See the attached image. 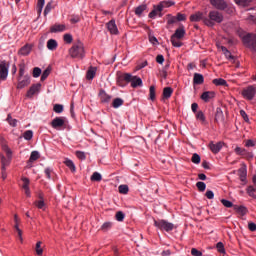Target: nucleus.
Segmentation results:
<instances>
[{
  "label": "nucleus",
  "mask_w": 256,
  "mask_h": 256,
  "mask_svg": "<svg viewBox=\"0 0 256 256\" xmlns=\"http://www.w3.org/2000/svg\"><path fill=\"white\" fill-rule=\"evenodd\" d=\"M122 79H124V81L127 83H131V87L134 89L143 86V80H141V78L138 76L131 75L130 73L123 74Z\"/></svg>",
  "instance_id": "4"
},
{
  "label": "nucleus",
  "mask_w": 256,
  "mask_h": 256,
  "mask_svg": "<svg viewBox=\"0 0 256 256\" xmlns=\"http://www.w3.org/2000/svg\"><path fill=\"white\" fill-rule=\"evenodd\" d=\"M39 199L40 200L34 202V205L38 209H42L43 211H45V201L43 200V195L42 194L39 195Z\"/></svg>",
  "instance_id": "24"
},
{
  "label": "nucleus",
  "mask_w": 256,
  "mask_h": 256,
  "mask_svg": "<svg viewBox=\"0 0 256 256\" xmlns=\"http://www.w3.org/2000/svg\"><path fill=\"white\" fill-rule=\"evenodd\" d=\"M40 76H41V68L35 67V68L33 69V77H34L35 79H37V77H40Z\"/></svg>",
  "instance_id": "48"
},
{
  "label": "nucleus",
  "mask_w": 256,
  "mask_h": 256,
  "mask_svg": "<svg viewBox=\"0 0 256 256\" xmlns=\"http://www.w3.org/2000/svg\"><path fill=\"white\" fill-rule=\"evenodd\" d=\"M50 73H51V70L49 68L44 70L41 75V81H45V79H47V77H49Z\"/></svg>",
  "instance_id": "47"
},
{
  "label": "nucleus",
  "mask_w": 256,
  "mask_h": 256,
  "mask_svg": "<svg viewBox=\"0 0 256 256\" xmlns=\"http://www.w3.org/2000/svg\"><path fill=\"white\" fill-rule=\"evenodd\" d=\"M215 97V92L213 91H206L201 95L202 101H205V103H209L211 99Z\"/></svg>",
  "instance_id": "16"
},
{
  "label": "nucleus",
  "mask_w": 256,
  "mask_h": 256,
  "mask_svg": "<svg viewBox=\"0 0 256 256\" xmlns=\"http://www.w3.org/2000/svg\"><path fill=\"white\" fill-rule=\"evenodd\" d=\"M99 97H100L102 103H109V101H111V95L107 94V92H105V90L100 91Z\"/></svg>",
  "instance_id": "22"
},
{
  "label": "nucleus",
  "mask_w": 256,
  "mask_h": 256,
  "mask_svg": "<svg viewBox=\"0 0 256 256\" xmlns=\"http://www.w3.org/2000/svg\"><path fill=\"white\" fill-rule=\"evenodd\" d=\"M76 157H78V159H81V161H85V152L82 151H76Z\"/></svg>",
  "instance_id": "56"
},
{
  "label": "nucleus",
  "mask_w": 256,
  "mask_h": 256,
  "mask_svg": "<svg viewBox=\"0 0 256 256\" xmlns=\"http://www.w3.org/2000/svg\"><path fill=\"white\" fill-rule=\"evenodd\" d=\"M244 43H249V45H251L253 49H256V36L253 40H251L250 35L244 37Z\"/></svg>",
  "instance_id": "29"
},
{
  "label": "nucleus",
  "mask_w": 256,
  "mask_h": 256,
  "mask_svg": "<svg viewBox=\"0 0 256 256\" xmlns=\"http://www.w3.org/2000/svg\"><path fill=\"white\" fill-rule=\"evenodd\" d=\"M97 74V67H90L87 71L86 78L88 80H92L95 78V75Z\"/></svg>",
  "instance_id": "23"
},
{
  "label": "nucleus",
  "mask_w": 256,
  "mask_h": 256,
  "mask_svg": "<svg viewBox=\"0 0 256 256\" xmlns=\"http://www.w3.org/2000/svg\"><path fill=\"white\" fill-rule=\"evenodd\" d=\"M150 99L151 101L155 100V86L150 87Z\"/></svg>",
  "instance_id": "61"
},
{
  "label": "nucleus",
  "mask_w": 256,
  "mask_h": 256,
  "mask_svg": "<svg viewBox=\"0 0 256 256\" xmlns=\"http://www.w3.org/2000/svg\"><path fill=\"white\" fill-rule=\"evenodd\" d=\"M205 195H206L207 199H214V197H215V194L211 190H208Z\"/></svg>",
  "instance_id": "64"
},
{
  "label": "nucleus",
  "mask_w": 256,
  "mask_h": 256,
  "mask_svg": "<svg viewBox=\"0 0 256 256\" xmlns=\"http://www.w3.org/2000/svg\"><path fill=\"white\" fill-rule=\"evenodd\" d=\"M204 78L201 74L195 73L193 78L194 85H201L203 84Z\"/></svg>",
  "instance_id": "26"
},
{
  "label": "nucleus",
  "mask_w": 256,
  "mask_h": 256,
  "mask_svg": "<svg viewBox=\"0 0 256 256\" xmlns=\"http://www.w3.org/2000/svg\"><path fill=\"white\" fill-rule=\"evenodd\" d=\"M196 119H198V121H201L202 123H205V114H203V111L197 112Z\"/></svg>",
  "instance_id": "45"
},
{
  "label": "nucleus",
  "mask_w": 256,
  "mask_h": 256,
  "mask_svg": "<svg viewBox=\"0 0 256 256\" xmlns=\"http://www.w3.org/2000/svg\"><path fill=\"white\" fill-rule=\"evenodd\" d=\"M39 157H41V155L39 154L38 151H32L29 161H28V165H31V163L37 161V159H39Z\"/></svg>",
  "instance_id": "27"
},
{
  "label": "nucleus",
  "mask_w": 256,
  "mask_h": 256,
  "mask_svg": "<svg viewBox=\"0 0 256 256\" xmlns=\"http://www.w3.org/2000/svg\"><path fill=\"white\" fill-rule=\"evenodd\" d=\"M237 5H242L245 7V5H248V3H251V0H234Z\"/></svg>",
  "instance_id": "51"
},
{
  "label": "nucleus",
  "mask_w": 256,
  "mask_h": 256,
  "mask_svg": "<svg viewBox=\"0 0 256 256\" xmlns=\"http://www.w3.org/2000/svg\"><path fill=\"white\" fill-rule=\"evenodd\" d=\"M216 249H217L218 253L225 254V245H223V242H218L216 244Z\"/></svg>",
  "instance_id": "41"
},
{
  "label": "nucleus",
  "mask_w": 256,
  "mask_h": 256,
  "mask_svg": "<svg viewBox=\"0 0 256 256\" xmlns=\"http://www.w3.org/2000/svg\"><path fill=\"white\" fill-rule=\"evenodd\" d=\"M64 165H66V167H69V169L72 171V173H75V171H77L76 167H75V163H73V160L66 158L64 161Z\"/></svg>",
  "instance_id": "25"
},
{
  "label": "nucleus",
  "mask_w": 256,
  "mask_h": 256,
  "mask_svg": "<svg viewBox=\"0 0 256 256\" xmlns=\"http://www.w3.org/2000/svg\"><path fill=\"white\" fill-rule=\"evenodd\" d=\"M36 254L39 256L43 255V248H41V241L36 243Z\"/></svg>",
  "instance_id": "46"
},
{
  "label": "nucleus",
  "mask_w": 256,
  "mask_h": 256,
  "mask_svg": "<svg viewBox=\"0 0 256 256\" xmlns=\"http://www.w3.org/2000/svg\"><path fill=\"white\" fill-rule=\"evenodd\" d=\"M247 193L250 197H255V188L253 186H249L247 188Z\"/></svg>",
  "instance_id": "55"
},
{
  "label": "nucleus",
  "mask_w": 256,
  "mask_h": 256,
  "mask_svg": "<svg viewBox=\"0 0 256 256\" xmlns=\"http://www.w3.org/2000/svg\"><path fill=\"white\" fill-rule=\"evenodd\" d=\"M160 3L164 9H167V7H173V5H175L174 1H162Z\"/></svg>",
  "instance_id": "44"
},
{
  "label": "nucleus",
  "mask_w": 256,
  "mask_h": 256,
  "mask_svg": "<svg viewBox=\"0 0 256 256\" xmlns=\"http://www.w3.org/2000/svg\"><path fill=\"white\" fill-rule=\"evenodd\" d=\"M255 145H256V142H255V140H251V139H249V140H246L245 141V147H255Z\"/></svg>",
  "instance_id": "54"
},
{
  "label": "nucleus",
  "mask_w": 256,
  "mask_h": 256,
  "mask_svg": "<svg viewBox=\"0 0 256 256\" xmlns=\"http://www.w3.org/2000/svg\"><path fill=\"white\" fill-rule=\"evenodd\" d=\"M44 173L47 179H51V173H53V168H45Z\"/></svg>",
  "instance_id": "58"
},
{
  "label": "nucleus",
  "mask_w": 256,
  "mask_h": 256,
  "mask_svg": "<svg viewBox=\"0 0 256 256\" xmlns=\"http://www.w3.org/2000/svg\"><path fill=\"white\" fill-rule=\"evenodd\" d=\"M236 155H247V150L245 148H241L239 146H237L235 149H234Z\"/></svg>",
  "instance_id": "38"
},
{
  "label": "nucleus",
  "mask_w": 256,
  "mask_h": 256,
  "mask_svg": "<svg viewBox=\"0 0 256 256\" xmlns=\"http://www.w3.org/2000/svg\"><path fill=\"white\" fill-rule=\"evenodd\" d=\"M205 18L206 17H203L202 12H196L190 16V21H192V23H197L199 21H203Z\"/></svg>",
  "instance_id": "18"
},
{
  "label": "nucleus",
  "mask_w": 256,
  "mask_h": 256,
  "mask_svg": "<svg viewBox=\"0 0 256 256\" xmlns=\"http://www.w3.org/2000/svg\"><path fill=\"white\" fill-rule=\"evenodd\" d=\"M41 91V83L33 84L27 91L26 97L32 99L33 95L39 94Z\"/></svg>",
  "instance_id": "8"
},
{
  "label": "nucleus",
  "mask_w": 256,
  "mask_h": 256,
  "mask_svg": "<svg viewBox=\"0 0 256 256\" xmlns=\"http://www.w3.org/2000/svg\"><path fill=\"white\" fill-rule=\"evenodd\" d=\"M30 84L31 77H29V75H26L23 77L22 80L21 78L18 79L17 89H25V87H28Z\"/></svg>",
  "instance_id": "11"
},
{
  "label": "nucleus",
  "mask_w": 256,
  "mask_h": 256,
  "mask_svg": "<svg viewBox=\"0 0 256 256\" xmlns=\"http://www.w3.org/2000/svg\"><path fill=\"white\" fill-rule=\"evenodd\" d=\"M22 181H23V185H22V189H27V188H29V178H25V177H23L22 178Z\"/></svg>",
  "instance_id": "57"
},
{
  "label": "nucleus",
  "mask_w": 256,
  "mask_h": 256,
  "mask_svg": "<svg viewBox=\"0 0 256 256\" xmlns=\"http://www.w3.org/2000/svg\"><path fill=\"white\" fill-rule=\"evenodd\" d=\"M9 77V64L6 61L0 62V79L1 81L7 80Z\"/></svg>",
  "instance_id": "7"
},
{
  "label": "nucleus",
  "mask_w": 256,
  "mask_h": 256,
  "mask_svg": "<svg viewBox=\"0 0 256 256\" xmlns=\"http://www.w3.org/2000/svg\"><path fill=\"white\" fill-rule=\"evenodd\" d=\"M59 47V44L57 43V40L55 39H49L47 41V49L49 51H55Z\"/></svg>",
  "instance_id": "20"
},
{
  "label": "nucleus",
  "mask_w": 256,
  "mask_h": 256,
  "mask_svg": "<svg viewBox=\"0 0 256 256\" xmlns=\"http://www.w3.org/2000/svg\"><path fill=\"white\" fill-rule=\"evenodd\" d=\"M213 83H214V85H217V86H225V85H227V81L225 79H223V78L214 79Z\"/></svg>",
  "instance_id": "35"
},
{
  "label": "nucleus",
  "mask_w": 256,
  "mask_h": 256,
  "mask_svg": "<svg viewBox=\"0 0 256 256\" xmlns=\"http://www.w3.org/2000/svg\"><path fill=\"white\" fill-rule=\"evenodd\" d=\"M103 177L101 176V173L94 172L91 176V181H101Z\"/></svg>",
  "instance_id": "39"
},
{
  "label": "nucleus",
  "mask_w": 256,
  "mask_h": 256,
  "mask_svg": "<svg viewBox=\"0 0 256 256\" xmlns=\"http://www.w3.org/2000/svg\"><path fill=\"white\" fill-rule=\"evenodd\" d=\"M69 55L73 59H83L85 57V46H83V42H76L70 49Z\"/></svg>",
  "instance_id": "3"
},
{
  "label": "nucleus",
  "mask_w": 256,
  "mask_h": 256,
  "mask_svg": "<svg viewBox=\"0 0 256 256\" xmlns=\"http://www.w3.org/2000/svg\"><path fill=\"white\" fill-rule=\"evenodd\" d=\"M2 151H4L5 155L0 154V163H1V175L3 181L7 179V167L11 165V161H13V151L7 144H2Z\"/></svg>",
  "instance_id": "1"
},
{
  "label": "nucleus",
  "mask_w": 256,
  "mask_h": 256,
  "mask_svg": "<svg viewBox=\"0 0 256 256\" xmlns=\"http://www.w3.org/2000/svg\"><path fill=\"white\" fill-rule=\"evenodd\" d=\"M209 149L212 151V153L217 154L221 149H223V142H217L216 144L213 142H210Z\"/></svg>",
  "instance_id": "15"
},
{
  "label": "nucleus",
  "mask_w": 256,
  "mask_h": 256,
  "mask_svg": "<svg viewBox=\"0 0 256 256\" xmlns=\"http://www.w3.org/2000/svg\"><path fill=\"white\" fill-rule=\"evenodd\" d=\"M238 175L240 177V181L244 183V185L247 183V166L243 165L239 170H238Z\"/></svg>",
  "instance_id": "14"
},
{
  "label": "nucleus",
  "mask_w": 256,
  "mask_h": 256,
  "mask_svg": "<svg viewBox=\"0 0 256 256\" xmlns=\"http://www.w3.org/2000/svg\"><path fill=\"white\" fill-rule=\"evenodd\" d=\"M255 95L256 89L254 88V86H248L247 88H244L242 90V97H244V99H247L248 101L253 100Z\"/></svg>",
  "instance_id": "6"
},
{
  "label": "nucleus",
  "mask_w": 256,
  "mask_h": 256,
  "mask_svg": "<svg viewBox=\"0 0 256 256\" xmlns=\"http://www.w3.org/2000/svg\"><path fill=\"white\" fill-rule=\"evenodd\" d=\"M43 7H45V0H38L36 11L39 16H41V13H43Z\"/></svg>",
  "instance_id": "28"
},
{
  "label": "nucleus",
  "mask_w": 256,
  "mask_h": 256,
  "mask_svg": "<svg viewBox=\"0 0 256 256\" xmlns=\"http://www.w3.org/2000/svg\"><path fill=\"white\" fill-rule=\"evenodd\" d=\"M180 38H175L173 36H171V43L173 45V47H181L183 45L182 42L179 41Z\"/></svg>",
  "instance_id": "37"
},
{
  "label": "nucleus",
  "mask_w": 256,
  "mask_h": 256,
  "mask_svg": "<svg viewBox=\"0 0 256 256\" xmlns=\"http://www.w3.org/2000/svg\"><path fill=\"white\" fill-rule=\"evenodd\" d=\"M223 14L217 10H212L209 12L208 17L203 19V23L207 27H213L215 23H223Z\"/></svg>",
  "instance_id": "2"
},
{
  "label": "nucleus",
  "mask_w": 256,
  "mask_h": 256,
  "mask_svg": "<svg viewBox=\"0 0 256 256\" xmlns=\"http://www.w3.org/2000/svg\"><path fill=\"white\" fill-rule=\"evenodd\" d=\"M185 19H187V16H185V14H177L176 20L177 21H185Z\"/></svg>",
  "instance_id": "63"
},
{
  "label": "nucleus",
  "mask_w": 256,
  "mask_h": 256,
  "mask_svg": "<svg viewBox=\"0 0 256 256\" xmlns=\"http://www.w3.org/2000/svg\"><path fill=\"white\" fill-rule=\"evenodd\" d=\"M240 115L244 119V121H246V123H249V116L247 115V112H245L244 110H241Z\"/></svg>",
  "instance_id": "59"
},
{
  "label": "nucleus",
  "mask_w": 256,
  "mask_h": 256,
  "mask_svg": "<svg viewBox=\"0 0 256 256\" xmlns=\"http://www.w3.org/2000/svg\"><path fill=\"white\" fill-rule=\"evenodd\" d=\"M64 41L65 43H68V44L73 43V36L71 34H65Z\"/></svg>",
  "instance_id": "50"
},
{
  "label": "nucleus",
  "mask_w": 256,
  "mask_h": 256,
  "mask_svg": "<svg viewBox=\"0 0 256 256\" xmlns=\"http://www.w3.org/2000/svg\"><path fill=\"white\" fill-rule=\"evenodd\" d=\"M23 138L26 140V141H31V139H33V130H27L24 132L23 134Z\"/></svg>",
  "instance_id": "34"
},
{
  "label": "nucleus",
  "mask_w": 256,
  "mask_h": 256,
  "mask_svg": "<svg viewBox=\"0 0 256 256\" xmlns=\"http://www.w3.org/2000/svg\"><path fill=\"white\" fill-rule=\"evenodd\" d=\"M234 211H237L239 215H247V207L245 206H234Z\"/></svg>",
  "instance_id": "31"
},
{
  "label": "nucleus",
  "mask_w": 256,
  "mask_h": 256,
  "mask_svg": "<svg viewBox=\"0 0 256 256\" xmlns=\"http://www.w3.org/2000/svg\"><path fill=\"white\" fill-rule=\"evenodd\" d=\"M121 105H123V99H121V98L114 99V101L112 103V107H114V109H119V107H121Z\"/></svg>",
  "instance_id": "33"
},
{
  "label": "nucleus",
  "mask_w": 256,
  "mask_h": 256,
  "mask_svg": "<svg viewBox=\"0 0 256 256\" xmlns=\"http://www.w3.org/2000/svg\"><path fill=\"white\" fill-rule=\"evenodd\" d=\"M111 227H113V223L111 222H105L104 224H102L101 226V231H109V229H111Z\"/></svg>",
  "instance_id": "40"
},
{
  "label": "nucleus",
  "mask_w": 256,
  "mask_h": 256,
  "mask_svg": "<svg viewBox=\"0 0 256 256\" xmlns=\"http://www.w3.org/2000/svg\"><path fill=\"white\" fill-rule=\"evenodd\" d=\"M6 121L11 125V127H17V119H13L11 114H8Z\"/></svg>",
  "instance_id": "36"
},
{
  "label": "nucleus",
  "mask_w": 256,
  "mask_h": 256,
  "mask_svg": "<svg viewBox=\"0 0 256 256\" xmlns=\"http://www.w3.org/2000/svg\"><path fill=\"white\" fill-rule=\"evenodd\" d=\"M210 3L215 9H219L220 11H224L227 7V3L223 0H210Z\"/></svg>",
  "instance_id": "12"
},
{
  "label": "nucleus",
  "mask_w": 256,
  "mask_h": 256,
  "mask_svg": "<svg viewBox=\"0 0 256 256\" xmlns=\"http://www.w3.org/2000/svg\"><path fill=\"white\" fill-rule=\"evenodd\" d=\"M221 203H222V205H224V207H227V208L233 207V202H231V201H229V200L222 199V200H221Z\"/></svg>",
  "instance_id": "49"
},
{
  "label": "nucleus",
  "mask_w": 256,
  "mask_h": 256,
  "mask_svg": "<svg viewBox=\"0 0 256 256\" xmlns=\"http://www.w3.org/2000/svg\"><path fill=\"white\" fill-rule=\"evenodd\" d=\"M125 219V214L122 211L116 213V220L123 221Z\"/></svg>",
  "instance_id": "53"
},
{
  "label": "nucleus",
  "mask_w": 256,
  "mask_h": 256,
  "mask_svg": "<svg viewBox=\"0 0 256 256\" xmlns=\"http://www.w3.org/2000/svg\"><path fill=\"white\" fill-rule=\"evenodd\" d=\"M51 125H52L53 129H61V127H63V125H65V120H64V118L56 117L52 120Z\"/></svg>",
  "instance_id": "13"
},
{
  "label": "nucleus",
  "mask_w": 256,
  "mask_h": 256,
  "mask_svg": "<svg viewBox=\"0 0 256 256\" xmlns=\"http://www.w3.org/2000/svg\"><path fill=\"white\" fill-rule=\"evenodd\" d=\"M196 187L198 189V191H205V189H207V185L205 184V182H197L196 183Z\"/></svg>",
  "instance_id": "43"
},
{
  "label": "nucleus",
  "mask_w": 256,
  "mask_h": 256,
  "mask_svg": "<svg viewBox=\"0 0 256 256\" xmlns=\"http://www.w3.org/2000/svg\"><path fill=\"white\" fill-rule=\"evenodd\" d=\"M173 95V88L166 87L163 89V97L164 99H169Z\"/></svg>",
  "instance_id": "30"
},
{
  "label": "nucleus",
  "mask_w": 256,
  "mask_h": 256,
  "mask_svg": "<svg viewBox=\"0 0 256 256\" xmlns=\"http://www.w3.org/2000/svg\"><path fill=\"white\" fill-rule=\"evenodd\" d=\"M177 21V17L169 16L168 17V25H173Z\"/></svg>",
  "instance_id": "62"
},
{
  "label": "nucleus",
  "mask_w": 256,
  "mask_h": 256,
  "mask_svg": "<svg viewBox=\"0 0 256 256\" xmlns=\"http://www.w3.org/2000/svg\"><path fill=\"white\" fill-rule=\"evenodd\" d=\"M118 191L119 193H121L122 195H127V193H129V186L123 184V185H120L118 187Z\"/></svg>",
  "instance_id": "32"
},
{
  "label": "nucleus",
  "mask_w": 256,
  "mask_h": 256,
  "mask_svg": "<svg viewBox=\"0 0 256 256\" xmlns=\"http://www.w3.org/2000/svg\"><path fill=\"white\" fill-rule=\"evenodd\" d=\"M145 11H147V4H142L135 8V15H137V17H142Z\"/></svg>",
  "instance_id": "19"
},
{
  "label": "nucleus",
  "mask_w": 256,
  "mask_h": 256,
  "mask_svg": "<svg viewBox=\"0 0 256 256\" xmlns=\"http://www.w3.org/2000/svg\"><path fill=\"white\" fill-rule=\"evenodd\" d=\"M192 163H195V165H199L201 163V156L199 154L194 153L192 156Z\"/></svg>",
  "instance_id": "42"
},
{
  "label": "nucleus",
  "mask_w": 256,
  "mask_h": 256,
  "mask_svg": "<svg viewBox=\"0 0 256 256\" xmlns=\"http://www.w3.org/2000/svg\"><path fill=\"white\" fill-rule=\"evenodd\" d=\"M106 27L110 33V35H119V28H117V24L115 23V20H110Z\"/></svg>",
  "instance_id": "10"
},
{
  "label": "nucleus",
  "mask_w": 256,
  "mask_h": 256,
  "mask_svg": "<svg viewBox=\"0 0 256 256\" xmlns=\"http://www.w3.org/2000/svg\"><path fill=\"white\" fill-rule=\"evenodd\" d=\"M67 27L64 24H55L51 27L50 31L51 33H61L63 31H66Z\"/></svg>",
  "instance_id": "17"
},
{
  "label": "nucleus",
  "mask_w": 256,
  "mask_h": 256,
  "mask_svg": "<svg viewBox=\"0 0 256 256\" xmlns=\"http://www.w3.org/2000/svg\"><path fill=\"white\" fill-rule=\"evenodd\" d=\"M191 255H193V256H203V253L201 251L197 250L196 248H192Z\"/></svg>",
  "instance_id": "60"
},
{
  "label": "nucleus",
  "mask_w": 256,
  "mask_h": 256,
  "mask_svg": "<svg viewBox=\"0 0 256 256\" xmlns=\"http://www.w3.org/2000/svg\"><path fill=\"white\" fill-rule=\"evenodd\" d=\"M154 225H155V227H157L158 229H160L161 231H167V232H169V231H173V229H174V225H173V223H171V222H167V221H165V220H155L154 221Z\"/></svg>",
  "instance_id": "5"
},
{
  "label": "nucleus",
  "mask_w": 256,
  "mask_h": 256,
  "mask_svg": "<svg viewBox=\"0 0 256 256\" xmlns=\"http://www.w3.org/2000/svg\"><path fill=\"white\" fill-rule=\"evenodd\" d=\"M172 37H174L176 39H183V37H185V28L182 26V27L176 29V31L172 35Z\"/></svg>",
  "instance_id": "21"
},
{
  "label": "nucleus",
  "mask_w": 256,
  "mask_h": 256,
  "mask_svg": "<svg viewBox=\"0 0 256 256\" xmlns=\"http://www.w3.org/2000/svg\"><path fill=\"white\" fill-rule=\"evenodd\" d=\"M31 51H33V44H26L18 50V55L27 57V55L31 54Z\"/></svg>",
  "instance_id": "9"
},
{
  "label": "nucleus",
  "mask_w": 256,
  "mask_h": 256,
  "mask_svg": "<svg viewBox=\"0 0 256 256\" xmlns=\"http://www.w3.org/2000/svg\"><path fill=\"white\" fill-rule=\"evenodd\" d=\"M53 111L56 112V113H61L63 111V105L55 104L54 108H53Z\"/></svg>",
  "instance_id": "52"
}]
</instances>
